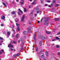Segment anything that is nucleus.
Masks as SVG:
<instances>
[{
  "label": "nucleus",
  "instance_id": "nucleus-18",
  "mask_svg": "<svg viewBox=\"0 0 60 60\" xmlns=\"http://www.w3.org/2000/svg\"><path fill=\"white\" fill-rule=\"evenodd\" d=\"M41 40H44L45 39V37H42L41 38Z\"/></svg>",
  "mask_w": 60,
  "mask_h": 60
},
{
  "label": "nucleus",
  "instance_id": "nucleus-24",
  "mask_svg": "<svg viewBox=\"0 0 60 60\" xmlns=\"http://www.w3.org/2000/svg\"><path fill=\"white\" fill-rule=\"evenodd\" d=\"M15 20L16 22H17V21H18V20L17 18H15Z\"/></svg>",
  "mask_w": 60,
  "mask_h": 60
},
{
  "label": "nucleus",
  "instance_id": "nucleus-14",
  "mask_svg": "<svg viewBox=\"0 0 60 60\" xmlns=\"http://www.w3.org/2000/svg\"><path fill=\"white\" fill-rule=\"evenodd\" d=\"M10 34H11V33L9 32H7V34L8 35H10Z\"/></svg>",
  "mask_w": 60,
  "mask_h": 60
},
{
  "label": "nucleus",
  "instance_id": "nucleus-33",
  "mask_svg": "<svg viewBox=\"0 0 60 60\" xmlns=\"http://www.w3.org/2000/svg\"><path fill=\"white\" fill-rule=\"evenodd\" d=\"M32 14H33V12L30 13V15H32Z\"/></svg>",
  "mask_w": 60,
  "mask_h": 60
},
{
  "label": "nucleus",
  "instance_id": "nucleus-34",
  "mask_svg": "<svg viewBox=\"0 0 60 60\" xmlns=\"http://www.w3.org/2000/svg\"><path fill=\"white\" fill-rule=\"evenodd\" d=\"M16 56V54H14L13 56L14 57H15V56Z\"/></svg>",
  "mask_w": 60,
  "mask_h": 60
},
{
  "label": "nucleus",
  "instance_id": "nucleus-61",
  "mask_svg": "<svg viewBox=\"0 0 60 60\" xmlns=\"http://www.w3.org/2000/svg\"><path fill=\"white\" fill-rule=\"evenodd\" d=\"M8 47H9V48H10V46L9 45H8Z\"/></svg>",
  "mask_w": 60,
  "mask_h": 60
},
{
  "label": "nucleus",
  "instance_id": "nucleus-10",
  "mask_svg": "<svg viewBox=\"0 0 60 60\" xmlns=\"http://www.w3.org/2000/svg\"><path fill=\"white\" fill-rule=\"evenodd\" d=\"M2 4H3V5H4L5 6V7H6H6H7V5H5L6 4L5 3H4L3 2L2 3Z\"/></svg>",
  "mask_w": 60,
  "mask_h": 60
},
{
  "label": "nucleus",
  "instance_id": "nucleus-26",
  "mask_svg": "<svg viewBox=\"0 0 60 60\" xmlns=\"http://www.w3.org/2000/svg\"><path fill=\"white\" fill-rule=\"evenodd\" d=\"M35 50H36V51L37 50H38V48H37V47H36L35 48Z\"/></svg>",
  "mask_w": 60,
  "mask_h": 60
},
{
  "label": "nucleus",
  "instance_id": "nucleus-64",
  "mask_svg": "<svg viewBox=\"0 0 60 60\" xmlns=\"http://www.w3.org/2000/svg\"><path fill=\"white\" fill-rule=\"evenodd\" d=\"M20 41H22V39H20Z\"/></svg>",
  "mask_w": 60,
  "mask_h": 60
},
{
  "label": "nucleus",
  "instance_id": "nucleus-13",
  "mask_svg": "<svg viewBox=\"0 0 60 60\" xmlns=\"http://www.w3.org/2000/svg\"><path fill=\"white\" fill-rule=\"evenodd\" d=\"M46 33L47 34H50L51 33V32H50L47 31H46Z\"/></svg>",
  "mask_w": 60,
  "mask_h": 60
},
{
  "label": "nucleus",
  "instance_id": "nucleus-4",
  "mask_svg": "<svg viewBox=\"0 0 60 60\" xmlns=\"http://www.w3.org/2000/svg\"><path fill=\"white\" fill-rule=\"evenodd\" d=\"M23 33L24 34H26L28 33V32L26 31H23Z\"/></svg>",
  "mask_w": 60,
  "mask_h": 60
},
{
  "label": "nucleus",
  "instance_id": "nucleus-43",
  "mask_svg": "<svg viewBox=\"0 0 60 60\" xmlns=\"http://www.w3.org/2000/svg\"><path fill=\"white\" fill-rule=\"evenodd\" d=\"M51 6H53V4H52V3H51V4L50 5Z\"/></svg>",
  "mask_w": 60,
  "mask_h": 60
},
{
  "label": "nucleus",
  "instance_id": "nucleus-2",
  "mask_svg": "<svg viewBox=\"0 0 60 60\" xmlns=\"http://www.w3.org/2000/svg\"><path fill=\"white\" fill-rule=\"evenodd\" d=\"M25 18V15H23L22 16V17L21 18V21H24V19Z\"/></svg>",
  "mask_w": 60,
  "mask_h": 60
},
{
  "label": "nucleus",
  "instance_id": "nucleus-22",
  "mask_svg": "<svg viewBox=\"0 0 60 60\" xmlns=\"http://www.w3.org/2000/svg\"><path fill=\"white\" fill-rule=\"evenodd\" d=\"M59 5L58 4H56L55 5V7H58V6Z\"/></svg>",
  "mask_w": 60,
  "mask_h": 60
},
{
  "label": "nucleus",
  "instance_id": "nucleus-60",
  "mask_svg": "<svg viewBox=\"0 0 60 60\" xmlns=\"http://www.w3.org/2000/svg\"><path fill=\"white\" fill-rule=\"evenodd\" d=\"M41 2H42V3H43V1L41 0Z\"/></svg>",
  "mask_w": 60,
  "mask_h": 60
},
{
  "label": "nucleus",
  "instance_id": "nucleus-5",
  "mask_svg": "<svg viewBox=\"0 0 60 60\" xmlns=\"http://www.w3.org/2000/svg\"><path fill=\"white\" fill-rule=\"evenodd\" d=\"M24 43H25V42L23 41L21 45V47H23V45L24 44Z\"/></svg>",
  "mask_w": 60,
  "mask_h": 60
},
{
  "label": "nucleus",
  "instance_id": "nucleus-49",
  "mask_svg": "<svg viewBox=\"0 0 60 60\" xmlns=\"http://www.w3.org/2000/svg\"><path fill=\"white\" fill-rule=\"evenodd\" d=\"M37 13H39V11H37Z\"/></svg>",
  "mask_w": 60,
  "mask_h": 60
},
{
  "label": "nucleus",
  "instance_id": "nucleus-53",
  "mask_svg": "<svg viewBox=\"0 0 60 60\" xmlns=\"http://www.w3.org/2000/svg\"><path fill=\"white\" fill-rule=\"evenodd\" d=\"M18 15H20V13L19 12H18Z\"/></svg>",
  "mask_w": 60,
  "mask_h": 60
},
{
  "label": "nucleus",
  "instance_id": "nucleus-56",
  "mask_svg": "<svg viewBox=\"0 0 60 60\" xmlns=\"http://www.w3.org/2000/svg\"><path fill=\"white\" fill-rule=\"evenodd\" d=\"M48 7H51L50 6V5L48 6Z\"/></svg>",
  "mask_w": 60,
  "mask_h": 60
},
{
  "label": "nucleus",
  "instance_id": "nucleus-15",
  "mask_svg": "<svg viewBox=\"0 0 60 60\" xmlns=\"http://www.w3.org/2000/svg\"><path fill=\"white\" fill-rule=\"evenodd\" d=\"M56 48L58 49L59 48V47H60V46H59V45H57L56 46Z\"/></svg>",
  "mask_w": 60,
  "mask_h": 60
},
{
  "label": "nucleus",
  "instance_id": "nucleus-17",
  "mask_svg": "<svg viewBox=\"0 0 60 60\" xmlns=\"http://www.w3.org/2000/svg\"><path fill=\"white\" fill-rule=\"evenodd\" d=\"M27 31L28 32H29L31 31V29H30V28L29 29H27Z\"/></svg>",
  "mask_w": 60,
  "mask_h": 60
},
{
  "label": "nucleus",
  "instance_id": "nucleus-51",
  "mask_svg": "<svg viewBox=\"0 0 60 60\" xmlns=\"http://www.w3.org/2000/svg\"><path fill=\"white\" fill-rule=\"evenodd\" d=\"M52 10H54V8H52Z\"/></svg>",
  "mask_w": 60,
  "mask_h": 60
},
{
  "label": "nucleus",
  "instance_id": "nucleus-41",
  "mask_svg": "<svg viewBox=\"0 0 60 60\" xmlns=\"http://www.w3.org/2000/svg\"><path fill=\"white\" fill-rule=\"evenodd\" d=\"M47 2H48L49 3H50V0H47Z\"/></svg>",
  "mask_w": 60,
  "mask_h": 60
},
{
  "label": "nucleus",
  "instance_id": "nucleus-7",
  "mask_svg": "<svg viewBox=\"0 0 60 60\" xmlns=\"http://www.w3.org/2000/svg\"><path fill=\"white\" fill-rule=\"evenodd\" d=\"M5 18V17L4 15H3V17H1V19H4Z\"/></svg>",
  "mask_w": 60,
  "mask_h": 60
},
{
  "label": "nucleus",
  "instance_id": "nucleus-9",
  "mask_svg": "<svg viewBox=\"0 0 60 60\" xmlns=\"http://www.w3.org/2000/svg\"><path fill=\"white\" fill-rule=\"evenodd\" d=\"M9 45L10 46L11 48H13V45H12L11 44H9Z\"/></svg>",
  "mask_w": 60,
  "mask_h": 60
},
{
  "label": "nucleus",
  "instance_id": "nucleus-36",
  "mask_svg": "<svg viewBox=\"0 0 60 60\" xmlns=\"http://www.w3.org/2000/svg\"><path fill=\"white\" fill-rule=\"evenodd\" d=\"M39 10V8H37L36 10L37 11H38Z\"/></svg>",
  "mask_w": 60,
  "mask_h": 60
},
{
  "label": "nucleus",
  "instance_id": "nucleus-20",
  "mask_svg": "<svg viewBox=\"0 0 60 60\" xmlns=\"http://www.w3.org/2000/svg\"><path fill=\"white\" fill-rule=\"evenodd\" d=\"M16 56L17 57H18V56H19V54L18 53L17 54H16Z\"/></svg>",
  "mask_w": 60,
  "mask_h": 60
},
{
  "label": "nucleus",
  "instance_id": "nucleus-16",
  "mask_svg": "<svg viewBox=\"0 0 60 60\" xmlns=\"http://www.w3.org/2000/svg\"><path fill=\"white\" fill-rule=\"evenodd\" d=\"M56 40H60V39L59 38L57 37H56Z\"/></svg>",
  "mask_w": 60,
  "mask_h": 60
},
{
  "label": "nucleus",
  "instance_id": "nucleus-54",
  "mask_svg": "<svg viewBox=\"0 0 60 60\" xmlns=\"http://www.w3.org/2000/svg\"><path fill=\"white\" fill-rule=\"evenodd\" d=\"M3 53L1 52L0 51V54H2Z\"/></svg>",
  "mask_w": 60,
  "mask_h": 60
},
{
  "label": "nucleus",
  "instance_id": "nucleus-12",
  "mask_svg": "<svg viewBox=\"0 0 60 60\" xmlns=\"http://www.w3.org/2000/svg\"><path fill=\"white\" fill-rule=\"evenodd\" d=\"M16 11H13L11 12L12 14H16Z\"/></svg>",
  "mask_w": 60,
  "mask_h": 60
},
{
  "label": "nucleus",
  "instance_id": "nucleus-21",
  "mask_svg": "<svg viewBox=\"0 0 60 60\" xmlns=\"http://www.w3.org/2000/svg\"><path fill=\"white\" fill-rule=\"evenodd\" d=\"M36 3L35 2H33V3H32V5H34V4H36Z\"/></svg>",
  "mask_w": 60,
  "mask_h": 60
},
{
  "label": "nucleus",
  "instance_id": "nucleus-37",
  "mask_svg": "<svg viewBox=\"0 0 60 60\" xmlns=\"http://www.w3.org/2000/svg\"><path fill=\"white\" fill-rule=\"evenodd\" d=\"M1 51H2V53H3V52H4V50H1Z\"/></svg>",
  "mask_w": 60,
  "mask_h": 60
},
{
  "label": "nucleus",
  "instance_id": "nucleus-29",
  "mask_svg": "<svg viewBox=\"0 0 60 60\" xmlns=\"http://www.w3.org/2000/svg\"><path fill=\"white\" fill-rule=\"evenodd\" d=\"M20 4H24V2H21Z\"/></svg>",
  "mask_w": 60,
  "mask_h": 60
},
{
  "label": "nucleus",
  "instance_id": "nucleus-27",
  "mask_svg": "<svg viewBox=\"0 0 60 60\" xmlns=\"http://www.w3.org/2000/svg\"><path fill=\"white\" fill-rule=\"evenodd\" d=\"M0 40H4V38L0 37Z\"/></svg>",
  "mask_w": 60,
  "mask_h": 60
},
{
  "label": "nucleus",
  "instance_id": "nucleus-55",
  "mask_svg": "<svg viewBox=\"0 0 60 60\" xmlns=\"http://www.w3.org/2000/svg\"><path fill=\"white\" fill-rule=\"evenodd\" d=\"M41 53V52H39L38 53V54H40Z\"/></svg>",
  "mask_w": 60,
  "mask_h": 60
},
{
  "label": "nucleus",
  "instance_id": "nucleus-30",
  "mask_svg": "<svg viewBox=\"0 0 60 60\" xmlns=\"http://www.w3.org/2000/svg\"><path fill=\"white\" fill-rule=\"evenodd\" d=\"M55 3V0H53L52 1V3Z\"/></svg>",
  "mask_w": 60,
  "mask_h": 60
},
{
  "label": "nucleus",
  "instance_id": "nucleus-59",
  "mask_svg": "<svg viewBox=\"0 0 60 60\" xmlns=\"http://www.w3.org/2000/svg\"><path fill=\"white\" fill-rule=\"evenodd\" d=\"M38 23H40V22L39 21H38Z\"/></svg>",
  "mask_w": 60,
  "mask_h": 60
},
{
  "label": "nucleus",
  "instance_id": "nucleus-31",
  "mask_svg": "<svg viewBox=\"0 0 60 60\" xmlns=\"http://www.w3.org/2000/svg\"><path fill=\"white\" fill-rule=\"evenodd\" d=\"M16 25L17 26H19V23H16Z\"/></svg>",
  "mask_w": 60,
  "mask_h": 60
},
{
  "label": "nucleus",
  "instance_id": "nucleus-40",
  "mask_svg": "<svg viewBox=\"0 0 60 60\" xmlns=\"http://www.w3.org/2000/svg\"><path fill=\"white\" fill-rule=\"evenodd\" d=\"M37 14H34V16H35V17H36V16H37Z\"/></svg>",
  "mask_w": 60,
  "mask_h": 60
},
{
  "label": "nucleus",
  "instance_id": "nucleus-42",
  "mask_svg": "<svg viewBox=\"0 0 60 60\" xmlns=\"http://www.w3.org/2000/svg\"><path fill=\"white\" fill-rule=\"evenodd\" d=\"M42 43H41V42H40V46H41V45Z\"/></svg>",
  "mask_w": 60,
  "mask_h": 60
},
{
  "label": "nucleus",
  "instance_id": "nucleus-32",
  "mask_svg": "<svg viewBox=\"0 0 60 60\" xmlns=\"http://www.w3.org/2000/svg\"><path fill=\"white\" fill-rule=\"evenodd\" d=\"M44 57V55H42L41 56V58H43Z\"/></svg>",
  "mask_w": 60,
  "mask_h": 60
},
{
  "label": "nucleus",
  "instance_id": "nucleus-50",
  "mask_svg": "<svg viewBox=\"0 0 60 60\" xmlns=\"http://www.w3.org/2000/svg\"><path fill=\"white\" fill-rule=\"evenodd\" d=\"M1 26H4V25L3 24H1Z\"/></svg>",
  "mask_w": 60,
  "mask_h": 60
},
{
  "label": "nucleus",
  "instance_id": "nucleus-6",
  "mask_svg": "<svg viewBox=\"0 0 60 60\" xmlns=\"http://www.w3.org/2000/svg\"><path fill=\"white\" fill-rule=\"evenodd\" d=\"M55 19V21H58V20H60V19H56L55 18L54 19Z\"/></svg>",
  "mask_w": 60,
  "mask_h": 60
},
{
  "label": "nucleus",
  "instance_id": "nucleus-38",
  "mask_svg": "<svg viewBox=\"0 0 60 60\" xmlns=\"http://www.w3.org/2000/svg\"><path fill=\"white\" fill-rule=\"evenodd\" d=\"M34 39H36V37H35V35L34 36Z\"/></svg>",
  "mask_w": 60,
  "mask_h": 60
},
{
  "label": "nucleus",
  "instance_id": "nucleus-44",
  "mask_svg": "<svg viewBox=\"0 0 60 60\" xmlns=\"http://www.w3.org/2000/svg\"><path fill=\"white\" fill-rule=\"evenodd\" d=\"M48 4H45V6H47Z\"/></svg>",
  "mask_w": 60,
  "mask_h": 60
},
{
  "label": "nucleus",
  "instance_id": "nucleus-45",
  "mask_svg": "<svg viewBox=\"0 0 60 60\" xmlns=\"http://www.w3.org/2000/svg\"><path fill=\"white\" fill-rule=\"evenodd\" d=\"M21 50H23V49H23V48H21Z\"/></svg>",
  "mask_w": 60,
  "mask_h": 60
},
{
  "label": "nucleus",
  "instance_id": "nucleus-19",
  "mask_svg": "<svg viewBox=\"0 0 60 60\" xmlns=\"http://www.w3.org/2000/svg\"><path fill=\"white\" fill-rule=\"evenodd\" d=\"M19 35L18 34H17L16 35V37L17 38H18V37H19Z\"/></svg>",
  "mask_w": 60,
  "mask_h": 60
},
{
  "label": "nucleus",
  "instance_id": "nucleus-57",
  "mask_svg": "<svg viewBox=\"0 0 60 60\" xmlns=\"http://www.w3.org/2000/svg\"><path fill=\"white\" fill-rule=\"evenodd\" d=\"M18 43H19V42H20V41H19V40L18 41Z\"/></svg>",
  "mask_w": 60,
  "mask_h": 60
},
{
  "label": "nucleus",
  "instance_id": "nucleus-23",
  "mask_svg": "<svg viewBox=\"0 0 60 60\" xmlns=\"http://www.w3.org/2000/svg\"><path fill=\"white\" fill-rule=\"evenodd\" d=\"M43 18H42L41 20L40 21V22L41 23L42 21H43Z\"/></svg>",
  "mask_w": 60,
  "mask_h": 60
},
{
  "label": "nucleus",
  "instance_id": "nucleus-3",
  "mask_svg": "<svg viewBox=\"0 0 60 60\" xmlns=\"http://www.w3.org/2000/svg\"><path fill=\"white\" fill-rule=\"evenodd\" d=\"M45 55L46 56H49V54L48 52L46 51H45Z\"/></svg>",
  "mask_w": 60,
  "mask_h": 60
},
{
  "label": "nucleus",
  "instance_id": "nucleus-47",
  "mask_svg": "<svg viewBox=\"0 0 60 60\" xmlns=\"http://www.w3.org/2000/svg\"><path fill=\"white\" fill-rule=\"evenodd\" d=\"M34 39V41L35 42H36V39Z\"/></svg>",
  "mask_w": 60,
  "mask_h": 60
},
{
  "label": "nucleus",
  "instance_id": "nucleus-25",
  "mask_svg": "<svg viewBox=\"0 0 60 60\" xmlns=\"http://www.w3.org/2000/svg\"><path fill=\"white\" fill-rule=\"evenodd\" d=\"M57 55L60 56V52H58L57 53Z\"/></svg>",
  "mask_w": 60,
  "mask_h": 60
},
{
  "label": "nucleus",
  "instance_id": "nucleus-28",
  "mask_svg": "<svg viewBox=\"0 0 60 60\" xmlns=\"http://www.w3.org/2000/svg\"><path fill=\"white\" fill-rule=\"evenodd\" d=\"M17 30L18 31H20V29H19V27H18L17 29Z\"/></svg>",
  "mask_w": 60,
  "mask_h": 60
},
{
  "label": "nucleus",
  "instance_id": "nucleus-63",
  "mask_svg": "<svg viewBox=\"0 0 60 60\" xmlns=\"http://www.w3.org/2000/svg\"><path fill=\"white\" fill-rule=\"evenodd\" d=\"M30 2H32V0H30Z\"/></svg>",
  "mask_w": 60,
  "mask_h": 60
},
{
  "label": "nucleus",
  "instance_id": "nucleus-52",
  "mask_svg": "<svg viewBox=\"0 0 60 60\" xmlns=\"http://www.w3.org/2000/svg\"><path fill=\"white\" fill-rule=\"evenodd\" d=\"M11 50H12V51H13V49H12L11 48Z\"/></svg>",
  "mask_w": 60,
  "mask_h": 60
},
{
  "label": "nucleus",
  "instance_id": "nucleus-11",
  "mask_svg": "<svg viewBox=\"0 0 60 60\" xmlns=\"http://www.w3.org/2000/svg\"><path fill=\"white\" fill-rule=\"evenodd\" d=\"M24 12H26V11H28V10H26V8H24Z\"/></svg>",
  "mask_w": 60,
  "mask_h": 60
},
{
  "label": "nucleus",
  "instance_id": "nucleus-8",
  "mask_svg": "<svg viewBox=\"0 0 60 60\" xmlns=\"http://www.w3.org/2000/svg\"><path fill=\"white\" fill-rule=\"evenodd\" d=\"M18 11H19L21 13H23V11H22L21 10L19 9L18 10Z\"/></svg>",
  "mask_w": 60,
  "mask_h": 60
},
{
  "label": "nucleus",
  "instance_id": "nucleus-46",
  "mask_svg": "<svg viewBox=\"0 0 60 60\" xmlns=\"http://www.w3.org/2000/svg\"><path fill=\"white\" fill-rule=\"evenodd\" d=\"M12 30H13V31H14L15 33H16V32H15V30H14V29H12Z\"/></svg>",
  "mask_w": 60,
  "mask_h": 60
},
{
  "label": "nucleus",
  "instance_id": "nucleus-58",
  "mask_svg": "<svg viewBox=\"0 0 60 60\" xmlns=\"http://www.w3.org/2000/svg\"><path fill=\"white\" fill-rule=\"evenodd\" d=\"M50 60H52V58H50Z\"/></svg>",
  "mask_w": 60,
  "mask_h": 60
},
{
  "label": "nucleus",
  "instance_id": "nucleus-48",
  "mask_svg": "<svg viewBox=\"0 0 60 60\" xmlns=\"http://www.w3.org/2000/svg\"><path fill=\"white\" fill-rule=\"evenodd\" d=\"M29 24L30 25L31 24H32V23H31V22H29Z\"/></svg>",
  "mask_w": 60,
  "mask_h": 60
},
{
  "label": "nucleus",
  "instance_id": "nucleus-39",
  "mask_svg": "<svg viewBox=\"0 0 60 60\" xmlns=\"http://www.w3.org/2000/svg\"><path fill=\"white\" fill-rule=\"evenodd\" d=\"M16 43V42H15V41H14L13 42V43L14 44H15Z\"/></svg>",
  "mask_w": 60,
  "mask_h": 60
},
{
  "label": "nucleus",
  "instance_id": "nucleus-35",
  "mask_svg": "<svg viewBox=\"0 0 60 60\" xmlns=\"http://www.w3.org/2000/svg\"><path fill=\"white\" fill-rule=\"evenodd\" d=\"M57 35H59L60 34V32H59L57 34Z\"/></svg>",
  "mask_w": 60,
  "mask_h": 60
},
{
  "label": "nucleus",
  "instance_id": "nucleus-1",
  "mask_svg": "<svg viewBox=\"0 0 60 60\" xmlns=\"http://www.w3.org/2000/svg\"><path fill=\"white\" fill-rule=\"evenodd\" d=\"M49 20V19H45L44 21V25H48L49 23L48 22H47V21Z\"/></svg>",
  "mask_w": 60,
  "mask_h": 60
},
{
  "label": "nucleus",
  "instance_id": "nucleus-62",
  "mask_svg": "<svg viewBox=\"0 0 60 60\" xmlns=\"http://www.w3.org/2000/svg\"><path fill=\"white\" fill-rule=\"evenodd\" d=\"M14 17H16V15H15L14 16Z\"/></svg>",
  "mask_w": 60,
  "mask_h": 60
}]
</instances>
